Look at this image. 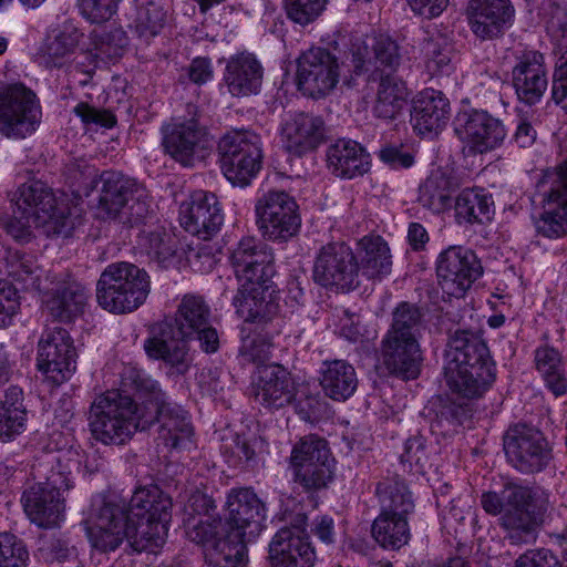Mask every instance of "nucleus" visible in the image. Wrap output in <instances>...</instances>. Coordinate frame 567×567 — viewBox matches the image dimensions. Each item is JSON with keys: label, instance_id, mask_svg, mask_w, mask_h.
<instances>
[{"label": "nucleus", "instance_id": "30", "mask_svg": "<svg viewBox=\"0 0 567 567\" xmlns=\"http://www.w3.org/2000/svg\"><path fill=\"white\" fill-rule=\"evenodd\" d=\"M512 74L518 99L529 105L537 103L548 84L544 55L537 51L524 53Z\"/></svg>", "mask_w": 567, "mask_h": 567}, {"label": "nucleus", "instance_id": "38", "mask_svg": "<svg viewBox=\"0 0 567 567\" xmlns=\"http://www.w3.org/2000/svg\"><path fill=\"white\" fill-rule=\"evenodd\" d=\"M319 381L326 396L339 402L352 396L359 383L353 365L342 359L323 361Z\"/></svg>", "mask_w": 567, "mask_h": 567}, {"label": "nucleus", "instance_id": "2", "mask_svg": "<svg viewBox=\"0 0 567 567\" xmlns=\"http://www.w3.org/2000/svg\"><path fill=\"white\" fill-rule=\"evenodd\" d=\"M167 523L137 520L127 515L124 502L107 499L92 505L84 526L90 544L101 553L114 551L124 539L136 551L156 553L166 542Z\"/></svg>", "mask_w": 567, "mask_h": 567}, {"label": "nucleus", "instance_id": "39", "mask_svg": "<svg viewBox=\"0 0 567 567\" xmlns=\"http://www.w3.org/2000/svg\"><path fill=\"white\" fill-rule=\"evenodd\" d=\"M461 185L462 178L453 169L436 168L420 187L419 200L424 207L441 213L451 205L450 192Z\"/></svg>", "mask_w": 567, "mask_h": 567}, {"label": "nucleus", "instance_id": "45", "mask_svg": "<svg viewBox=\"0 0 567 567\" xmlns=\"http://www.w3.org/2000/svg\"><path fill=\"white\" fill-rule=\"evenodd\" d=\"M372 536L385 549H400L411 537L408 516L381 512L372 524Z\"/></svg>", "mask_w": 567, "mask_h": 567}, {"label": "nucleus", "instance_id": "25", "mask_svg": "<svg viewBox=\"0 0 567 567\" xmlns=\"http://www.w3.org/2000/svg\"><path fill=\"white\" fill-rule=\"evenodd\" d=\"M179 219L186 231L209 240L220 230L224 215L214 194L197 192L189 202L182 204Z\"/></svg>", "mask_w": 567, "mask_h": 567}, {"label": "nucleus", "instance_id": "47", "mask_svg": "<svg viewBox=\"0 0 567 567\" xmlns=\"http://www.w3.org/2000/svg\"><path fill=\"white\" fill-rule=\"evenodd\" d=\"M136 13L130 23L135 34L148 41L158 35L166 23V11L163 0H135Z\"/></svg>", "mask_w": 567, "mask_h": 567}, {"label": "nucleus", "instance_id": "7", "mask_svg": "<svg viewBox=\"0 0 567 567\" xmlns=\"http://www.w3.org/2000/svg\"><path fill=\"white\" fill-rule=\"evenodd\" d=\"M131 379L136 391L144 398V420L150 416V425L157 421L158 441L172 450L186 449L190 445L193 426L187 413L177 405L165 401V394L158 383L140 371L132 370Z\"/></svg>", "mask_w": 567, "mask_h": 567}, {"label": "nucleus", "instance_id": "32", "mask_svg": "<svg viewBox=\"0 0 567 567\" xmlns=\"http://www.w3.org/2000/svg\"><path fill=\"white\" fill-rule=\"evenodd\" d=\"M262 78V65L252 53L240 52L228 59L224 83L233 96L257 94L261 87Z\"/></svg>", "mask_w": 567, "mask_h": 567}, {"label": "nucleus", "instance_id": "55", "mask_svg": "<svg viewBox=\"0 0 567 567\" xmlns=\"http://www.w3.org/2000/svg\"><path fill=\"white\" fill-rule=\"evenodd\" d=\"M290 462L292 467L300 463H333L327 442L316 435L302 437L292 449Z\"/></svg>", "mask_w": 567, "mask_h": 567}, {"label": "nucleus", "instance_id": "19", "mask_svg": "<svg viewBox=\"0 0 567 567\" xmlns=\"http://www.w3.org/2000/svg\"><path fill=\"white\" fill-rule=\"evenodd\" d=\"M482 274L481 261L468 248L450 246L439 255L436 275L442 290L449 296L463 297Z\"/></svg>", "mask_w": 567, "mask_h": 567}, {"label": "nucleus", "instance_id": "10", "mask_svg": "<svg viewBox=\"0 0 567 567\" xmlns=\"http://www.w3.org/2000/svg\"><path fill=\"white\" fill-rule=\"evenodd\" d=\"M220 167L234 185H247L261 167V141L251 131H231L218 142Z\"/></svg>", "mask_w": 567, "mask_h": 567}, {"label": "nucleus", "instance_id": "33", "mask_svg": "<svg viewBox=\"0 0 567 567\" xmlns=\"http://www.w3.org/2000/svg\"><path fill=\"white\" fill-rule=\"evenodd\" d=\"M324 137V123L321 117L307 113L292 115L282 126L286 150L301 156L316 150Z\"/></svg>", "mask_w": 567, "mask_h": 567}, {"label": "nucleus", "instance_id": "20", "mask_svg": "<svg viewBox=\"0 0 567 567\" xmlns=\"http://www.w3.org/2000/svg\"><path fill=\"white\" fill-rule=\"evenodd\" d=\"M227 518L221 522L223 536L247 544L261 530L265 506L249 488L233 489L227 497Z\"/></svg>", "mask_w": 567, "mask_h": 567}, {"label": "nucleus", "instance_id": "18", "mask_svg": "<svg viewBox=\"0 0 567 567\" xmlns=\"http://www.w3.org/2000/svg\"><path fill=\"white\" fill-rule=\"evenodd\" d=\"M313 280L329 289L349 291L359 286V265L352 250L344 244H328L316 257Z\"/></svg>", "mask_w": 567, "mask_h": 567}, {"label": "nucleus", "instance_id": "49", "mask_svg": "<svg viewBox=\"0 0 567 567\" xmlns=\"http://www.w3.org/2000/svg\"><path fill=\"white\" fill-rule=\"evenodd\" d=\"M535 364L547 388L556 395L567 392V379L560 354L554 348L543 347L535 352Z\"/></svg>", "mask_w": 567, "mask_h": 567}, {"label": "nucleus", "instance_id": "42", "mask_svg": "<svg viewBox=\"0 0 567 567\" xmlns=\"http://www.w3.org/2000/svg\"><path fill=\"white\" fill-rule=\"evenodd\" d=\"M359 271L368 278L390 272L392 256L390 248L380 236H365L359 243Z\"/></svg>", "mask_w": 567, "mask_h": 567}, {"label": "nucleus", "instance_id": "46", "mask_svg": "<svg viewBox=\"0 0 567 567\" xmlns=\"http://www.w3.org/2000/svg\"><path fill=\"white\" fill-rule=\"evenodd\" d=\"M136 249L141 255L163 265L175 255V240L163 226L150 224L138 234Z\"/></svg>", "mask_w": 567, "mask_h": 567}, {"label": "nucleus", "instance_id": "62", "mask_svg": "<svg viewBox=\"0 0 567 567\" xmlns=\"http://www.w3.org/2000/svg\"><path fill=\"white\" fill-rule=\"evenodd\" d=\"M14 206L13 215L3 223V228L14 240L28 243L32 237V210H28L22 217L18 206Z\"/></svg>", "mask_w": 567, "mask_h": 567}, {"label": "nucleus", "instance_id": "40", "mask_svg": "<svg viewBox=\"0 0 567 567\" xmlns=\"http://www.w3.org/2000/svg\"><path fill=\"white\" fill-rule=\"evenodd\" d=\"M126 508L127 515L137 520L148 518L169 522L172 499L157 486L138 487Z\"/></svg>", "mask_w": 567, "mask_h": 567}, {"label": "nucleus", "instance_id": "15", "mask_svg": "<svg viewBox=\"0 0 567 567\" xmlns=\"http://www.w3.org/2000/svg\"><path fill=\"white\" fill-rule=\"evenodd\" d=\"M504 451L508 462L523 473L540 472L553 457L551 446L543 432L524 423L506 431Z\"/></svg>", "mask_w": 567, "mask_h": 567}, {"label": "nucleus", "instance_id": "9", "mask_svg": "<svg viewBox=\"0 0 567 567\" xmlns=\"http://www.w3.org/2000/svg\"><path fill=\"white\" fill-rule=\"evenodd\" d=\"M186 111L188 117H173L162 126V145L175 162L194 167L205 159L212 148V140L207 127L198 120L197 106L188 104Z\"/></svg>", "mask_w": 567, "mask_h": 567}, {"label": "nucleus", "instance_id": "3", "mask_svg": "<svg viewBox=\"0 0 567 567\" xmlns=\"http://www.w3.org/2000/svg\"><path fill=\"white\" fill-rule=\"evenodd\" d=\"M444 377L449 388L465 398L481 396L494 382V364L482 338L456 330L445 351Z\"/></svg>", "mask_w": 567, "mask_h": 567}, {"label": "nucleus", "instance_id": "5", "mask_svg": "<svg viewBox=\"0 0 567 567\" xmlns=\"http://www.w3.org/2000/svg\"><path fill=\"white\" fill-rule=\"evenodd\" d=\"M534 503L533 491L515 484H506L502 497L495 492H486L481 497V505L487 514L495 516L503 512L501 526L505 538L513 545L529 544L536 539L543 518L535 511Z\"/></svg>", "mask_w": 567, "mask_h": 567}, {"label": "nucleus", "instance_id": "31", "mask_svg": "<svg viewBox=\"0 0 567 567\" xmlns=\"http://www.w3.org/2000/svg\"><path fill=\"white\" fill-rule=\"evenodd\" d=\"M467 11L472 31L483 40L499 35L514 17L511 0H470Z\"/></svg>", "mask_w": 567, "mask_h": 567}, {"label": "nucleus", "instance_id": "43", "mask_svg": "<svg viewBox=\"0 0 567 567\" xmlns=\"http://www.w3.org/2000/svg\"><path fill=\"white\" fill-rule=\"evenodd\" d=\"M27 409L22 389L10 386L0 402V441L8 442L21 434L25 427Z\"/></svg>", "mask_w": 567, "mask_h": 567}, {"label": "nucleus", "instance_id": "28", "mask_svg": "<svg viewBox=\"0 0 567 567\" xmlns=\"http://www.w3.org/2000/svg\"><path fill=\"white\" fill-rule=\"evenodd\" d=\"M450 102L437 90L425 89L412 102L411 123L420 135L437 134L450 118Z\"/></svg>", "mask_w": 567, "mask_h": 567}, {"label": "nucleus", "instance_id": "8", "mask_svg": "<svg viewBox=\"0 0 567 567\" xmlns=\"http://www.w3.org/2000/svg\"><path fill=\"white\" fill-rule=\"evenodd\" d=\"M13 204L23 217L32 210V224L47 237H68L73 229L70 218V208L63 200H58L52 189L41 181H33L21 185Z\"/></svg>", "mask_w": 567, "mask_h": 567}, {"label": "nucleus", "instance_id": "22", "mask_svg": "<svg viewBox=\"0 0 567 567\" xmlns=\"http://www.w3.org/2000/svg\"><path fill=\"white\" fill-rule=\"evenodd\" d=\"M230 264L240 282L271 280L275 275L274 252L255 237H244L233 248Z\"/></svg>", "mask_w": 567, "mask_h": 567}, {"label": "nucleus", "instance_id": "17", "mask_svg": "<svg viewBox=\"0 0 567 567\" xmlns=\"http://www.w3.org/2000/svg\"><path fill=\"white\" fill-rule=\"evenodd\" d=\"M221 520L200 519L187 532L188 538L202 545L206 567H246L247 546L244 542L223 536Z\"/></svg>", "mask_w": 567, "mask_h": 567}, {"label": "nucleus", "instance_id": "60", "mask_svg": "<svg viewBox=\"0 0 567 567\" xmlns=\"http://www.w3.org/2000/svg\"><path fill=\"white\" fill-rule=\"evenodd\" d=\"M182 502L184 503L185 514L189 516L188 528L197 524L194 523L192 525V517L195 515H209L210 511L215 508L214 501L204 492L197 488L186 491L185 495L182 497ZM188 530L189 529H187V532Z\"/></svg>", "mask_w": 567, "mask_h": 567}, {"label": "nucleus", "instance_id": "26", "mask_svg": "<svg viewBox=\"0 0 567 567\" xmlns=\"http://www.w3.org/2000/svg\"><path fill=\"white\" fill-rule=\"evenodd\" d=\"M381 359L391 374L414 380L421 372L423 355L416 338L385 333L381 342Z\"/></svg>", "mask_w": 567, "mask_h": 567}, {"label": "nucleus", "instance_id": "36", "mask_svg": "<svg viewBox=\"0 0 567 567\" xmlns=\"http://www.w3.org/2000/svg\"><path fill=\"white\" fill-rule=\"evenodd\" d=\"M87 290L76 281L63 282L45 293L47 311L55 320L70 322L84 312Z\"/></svg>", "mask_w": 567, "mask_h": 567}, {"label": "nucleus", "instance_id": "56", "mask_svg": "<svg viewBox=\"0 0 567 567\" xmlns=\"http://www.w3.org/2000/svg\"><path fill=\"white\" fill-rule=\"evenodd\" d=\"M29 551L14 534L0 533V567H27Z\"/></svg>", "mask_w": 567, "mask_h": 567}, {"label": "nucleus", "instance_id": "54", "mask_svg": "<svg viewBox=\"0 0 567 567\" xmlns=\"http://www.w3.org/2000/svg\"><path fill=\"white\" fill-rule=\"evenodd\" d=\"M543 17L553 40L560 50H567V1L545 0Z\"/></svg>", "mask_w": 567, "mask_h": 567}, {"label": "nucleus", "instance_id": "51", "mask_svg": "<svg viewBox=\"0 0 567 567\" xmlns=\"http://www.w3.org/2000/svg\"><path fill=\"white\" fill-rule=\"evenodd\" d=\"M422 327L423 313L421 309L413 303L403 301L393 310L392 323L386 333L419 340Z\"/></svg>", "mask_w": 567, "mask_h": 567}, {"label": "nucleus", "instance_id": "35", "mask_svg": "<svg viewBox=\"0 0 567 567\" xmlns=\"http://www.w3.org/2000/svg\"><path fill=\"white\" fill-rule=\"evenodd\" d=\"M327 162L331 173L341 178L362 176L370 168L369 153L358 142L346 138L328 147Z\"/></svg>", "mask_w": 567, "mask_h": 567}, {"label": "nucleus", "instance_id": "34", "mask_svg": "<svg viewBox=\"0 0 567 567\" xmlns=\"http://www.w3.org/2000/svg\"><path fill=\"white\" fill-rule=\"evenodd\" d=\"M316 558L309 537L300 538L289 530H278L269 544L272 567H313Z\"/></svg>", "mask_w": 567, "mask_h": 567}, {"label": "nucleus", "instance_id": "14", "mask_svg": "<svg viewBox=\"0 0 567 567\" xmlns=\"http://www.w3.org/2000/svg\"><path fill=\"white\" fill-rule=\"evenodd\" d=\"M340 75L341 63L324 48H310L297 60L296 82L306 96L326 97L337 87Z\"/></svg>", "mask_w": 567, "mask_h": 567}, {"label": "nucleus", "instance_id": "50", "mask_svg": "<svg viewBox=\"0 0 567 567\" xmlns=\"http://www.w3.org/2000/svg\"><path fill=\"white\" fill-rule=\"evenodd\" d=\"M6 271L14 282L24 290H39L41 288V268L32 256L18 251L10 252L6 259Z\"/></svg>", "mask_w": 567, "mask_h": 567}, {"label": "nucleus", "instance_id": "12", "mask_svg": "<svg viewBox=\"0 0 567 567\" xmlns=\"http://www.w3.org/2000/svg\"><path fill=\"white\" fill-rule=\"evenodd\" d=\"M70 487L69 477L61 471H52L44 482L30 485L21 498L27 516L39 527H55L64 516L63 492Z\"/></svg>", "mask_w": 567, "mask_h": 567}, {"label": "nucleus", "instance_id": "13", "mask_svg": "<svg viewBox=\"0 0 567 567\" xmlns=\"http://www.w3.org/2000/svg\"><path fill=\"white\" fill-rule=\"evenodd\" d=\"M41 109L37 95L21 83L0 86V133L24 138L40 123Z\"/></svg>", "mask_w": 567, "mask_h": 567}, {"label": "nucleus", "instance_id": "61", "mask_svg": "<svg viewBox=\"0 0 567 567\" xmlns=\"http://www.w3.org/2000/svg\"><path fill=\"white\" fill-rule=\"evenodd\" d=\"M82 14L94 23L111 19L121 0H78Z\"/></svg>", "mask_w": 567, "mask_h": 567}, {"label": "nucleus", "instance_id": "44", "mask_svg": "<svg viewBox=\"0 0 567 567\" xmlns=\"http://www.w3.org/2000/svg\"><path fill=\"white\" fill-rule=\"evenodd\" d=\"M493 199L483 188H465L455 198V218L458 224H474L488 220Z\"/></svg>", "mask_w": 567, "mask_h": 567}, {"label": "nucleus", "instance_id": "4", "mask_svg": "<svg viewBox=\"0 0 567 567\" xmlns=\"http://www.w3.org/2000/svg\"><path fill=\"white\" fill-rule=\"evenodd\" d=\"M144 405L116 390L106 391L94 399L89 412V426L93 437L105 445H122L133 434L150 426L144 420Z\"/></svg>", "mask_w": 567, "mask_h": 567}, {"label": "nucleus", "instance_id": "58", "mask_svg": "<svg viewBox=\"0 0 567 567\" xmlns=\"http://www.w3.org/2000/svg\"><path fill=\"white\" fill-rule=\"evenodd\" d=\"M288 17L301 25L313 21L323 10L327 0H285Z\"/></svg>", "mask_w": 567, "mask_h": 567}, {"label": "nucleus", "instance_id": "63", "mask_svg": "<svg viewBox=\"0 0 567 567\" xmlns=\"http://www.w3.org/2000/svg\"><path fill=\"white\" fill-rule=\"evenodd\" d=\"M551 94L553 100L567 110V50L556 60Z\"/></svg>", "mask_w": 567, "mask_h": 567}, {"label": "nucleus", "instance_id": "59", "mask_svg": "<svg viewBox=\"0 0 567 567\" xmlns=\"http://www.w3.org/2000/svg\"><path fill=\"white\" fill-rule=\"evenodd\" d=\"M271 347L270 340L262 336L246 337L243 339L239 353L244 361L261 364L269 359Z\"/></svg>", "mask_w": 567, "mask_h": 567}, {"label": "nucleus", "instance_id": "23", "mask_svg": "<svg viewBox=\"0 0 567 567\" xmlns=\"http://www.w3.org/2000/svg\"><path fill=\"white\" fill-rule=\"evenodd\" d=\"M455 132L473 151L481 154L497 148L506 137V130L498 118L477 110L460 113Z\"/></svg>", "mask_w": 567, "mask_h": 567}, {"label": "nucleus", "instance_id": "21", "mask_svg": "<svg viewBox=\"0 0 567 567\" xmlns=\"http://www.w3.org/2000/svg\"><path fill=\"white\" fill-rule=\"evenodd\" d=\"M76 350L68 330L47 329L38 343V369L54 382L68 380L76 369Z\"/></svg>", "mask_w": 567, "mask_h": 567}, {"label": "nucleus", "instance_id": "64", "mask_svg": "<svg viewBox=\"0 0 567 567\" xmlns=\"http://www.w3.org/2000/svg\"><path fill=\"white\" fill-rule=\"evenodd\" d=\"M557 557L548 549H532L522 554L515 561L514 567H551Z\"/></svg>", "mask_w": 567, "mask_h": 567}, {"label": "nucleus", "instance_id": "57", "mask_svg": "<svg viewBox=\"0 0 567 567\" xmlns=\"http://www.w3.org/2000/svg\"><path fill=\"white\" fill-rule=\"evenodd\" d=\"M333 463H300L295 467L296 481L307 489H318L332 478Z\"/></svg>", "mask_w": 567, "mask_h": 567}, {"label": "nucleus", "instance_id": "37", "mask_svg": "<svg viewBox=\"0 0 567 567\" xmlns=\"http://www.w3.org/2000/svg\"><path fill=\"white\" fill-rule=\"evenodd\" d=\"M99 214L104 218H118L137 183L117 172H103L100 177Z\"/></svg>", "mask_w": 567, "mask_h": 567}, {"label": "nucleus", "instance_id": "16", "mask_svg": "<svg viewBox=\"0 0 567 567\" xmlns=\"http://www.w3.org/2000/svg\"><path fill=\"white\" fill-rule=\"evenodd\" d=\"M543 196V214L537 230L549 238L567 234V161L546 171L537 183Z\"/></svg>", "mask_w": 567, "mask_h": 567}, {"label": "nucleus", "instance_id": "1", "mask_svg": "<svg viewBox=\"0 0 567 567\" xmlns=\"http://www.w3.org/2000/svg\"><path fill=\"white\" fill-rule=\"evenodd\" d=\"M210 309L206 301L195 295H186L181 300L175 317L165 319L153 328V336L145 341L146 353L162 359L184 373L189 365L186 340L197 339L200 348L215 352L219 346L218 334L210 323Z\"/></svg>", "mask_w": 567, "mask_h": 567}, {"label": "nucleus", "instance_id": "6", "mask_svg": "<svg viewBox=\"0 0 567 567\" xmlns=\"http://www.w3.org/2000/svg\"><path fill=\"white\" fill-rule=\"evenodd\" d=\"M150 290V276L144 269L131 262H114L96 282V300L111 313H127L145 302Z\"/></svg>", "mask_w": 567, "mask_h": 567}, {"label": "nucleus", "instance_id": "52", "mask_svg": "<svg viewBox=\"0 0 567 567\" xmlns=\"http://www.w3.org/2000/svg\"><path fill=\"white\" fill-rule=\"evenodd\" d=\"M76 30H63L49 40L42 49L41 59L47 68H61L79 43Z\"/></svg>", "mask_w": 567, "mask_h": 567}, {"label": "nucleus", "instance_id": "48", "mask_svg": "<svg viewBox=\"0 0 567 567\" xmlns=\"http://www.w3.org/2000/svg\"><path fill=\"white\" fill-rule=\"evenodd\" d=\"M381 512L408 516L414 508L411 492L398 476L386 477L377 486Z\"/></svg>", "mask_w": 567, "mask_h": 567}, {"label": "nucleus", "instance_id": "11", "mask_svg": "<svg viewBox=\"0 0 567 567\" xmlns=\"http://www.w3.org/2000/svg\"><path fill=\"white\" fill-rule=\"evenodd\" d=\"M256 225L261 236L270 241L285 243L295 237L301 226L298 205L284 190H269L255 205Z\"/></svg>", "mask_w": 567, "mask_h": 567}, {"label": "nucleus", "instance_id": "53", "mask_svg": "<svg viewBox=\"0 0 567 567\" xmlns=\"http://www.w3.org/2000/svg\"><path fill=\"white\" fill-rule=\"evenodd\" d=\"M117 219L131 227L143 225L145 228L153 224L152 220L155 219V215L144 187L137 185Z\"/></svg>", "mask_w": 567, "mask_h": 567}, {"label": "nucleus", "instance_id": "27", "mask_svg": "<svg viewBox=\"0 0 567 567\" xmlns=\"http://www.w3.org/2000/svg\"><path fill=\"white\" fill-rule=\"evenodd\" d=\"M274 289L270 280L241 282L233 303L246 323L269 321L278 312V305L272 299Z\"/></svg>", "mask_w": 567, "mask_h": 567}, {"label": "nucleus", "instance_id": "24", "mask_svg": "<svg viewBox=\"0 0 567 567\" xmlns=\"http://www.w3.org/2000/svg\"><path fill=\"white\" fill-rule=\"evenodd\" d=\"M354 72L360 74L370 69L395 71L402 60L401 48L388 34H375L357 40L351 47Z\"/></svg>", "mask_w": 567, "mask_h": 567}, {"label": "nucleus", "instance_id": "41", "mask_svg": "<svg viewBox=\"0 0 567 567\" xmlns=\"http://www.w3.org/2000/svg\"><path fill=\"white\" fill-rule=\"evenodd\" d=\"M408 96L405 82L395 76H383L378 85L372 112L378 118L394 120L405 106Z\"/></svg>", "mask_w": 567, "mask_h": 567}, {"label": "nucleus", "instance_id": "29", "mask_svg": "<svg viewBox=\"0 0 567 567\" xmlns=\"http://www.w3.org/2000/svg\"><path fill=\"white\" fill-rule=\"evenodd\" d=\"M254 394L265 408L280 409L292 402L296 388L290 373L282 365L269 364L258 368Z\"/></svg>", "mask_w": 567, "mask_h": 567}]
</instances>
